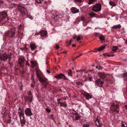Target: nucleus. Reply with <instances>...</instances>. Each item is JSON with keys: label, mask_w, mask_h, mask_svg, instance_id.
Instances as JSON below:
<instances>
[{"label": "nucleus", "mask_w": 127, "mask_h": 127, "mask_svg": "<svg viewBox=\"0 0 127 127\" xmlns=\"http://www.w3.org/2000/svg\"><path fill=\"white\" fill-rule=\"evenodd\" d=\"M46 71L48 73H50V71L48 70H47Z\"/></svg>", "instance_id": "6e6d98bb"}, {"label": "nucleus", "mask_w": 127, "mask_h": 127, "mask_svg": "<svg viewBox=\"0 0 127 127\" xmlns=\"http://www.w3.org/2000/svg\"><path fill=\"white\" fill-rule=\"evenodd\" d=\"M99 38L100 39V40L101 41H104L105 40L104 37L103 35H100L99 37Z\"/></svg>", "instance_id": "bb28decb"}, {"label": "nucleus", "mask_w": 127, "mask_h": 127, "mask_svg": "<svg viewBox=\"0 0 127 127\" xmlns=\"http://www.w3.org/2000/svg\"><path fill=\"white\" fill-rule=\"evenodd\" d=\"M89 15L90 16H91V17H94L95 16V14L94 12H92L89 14Z\"/></svg>", "instance_id": "7c9ffc66"}, {"label": "nucleus", "mask_w": 127, "mask_h": 127, "mask_svg": "<svg viewBox=\"0 0 127 127\" xmlns=\"http://www.w3.org/2000/svg\"><path fill=\"white\" fill-rule=\"evenodd\" d=\"M7 16V12L6 11H4L0 13V22H2Z\"/></svg>", "instance_id": "20e7f679"}, {"label": "nucleus", "mask_w": 127, "mask_h": 127, "mask_svg": "<svg viewBox=\"0 0 127 127\" xmlns=\"http://www.w3.org/2000/svg\"><path fill=\"white\" fill-rule=\"evenodd\" d=\"M72 41V39H71L69 41V42H68V44H69V45H71V43Z\"/></svg>", "instance_id": "de8ad7c7"}, {"label": "nucleus", "mask_w": 127, "mask_h": 127, "mask_svg": "<svg viewBox=\"0 0 127 127\" xmlns=\"http://www.w3.org/2000/svg\"><path fill=\"white\" fill-rule=\"evenodd\" d=\"M83 94V95L86 97V99H87L89 100L92 97V95L86 92H84Z\"/></svg>", "instance_id": "9b49d317"}, {"label": "nucleus", "mask_w": 127, "mask_h": 127, "mask_svg": "<svg viewBox=\"0 0 127 127\" xmlns=\"http://www.w3.org/2000/svg\"><path fill=\"white\" fill-rule=\"evenodd\" d=\"M46 110L49 113L51 111L48 108L46 109Z\"/></svg>", "instance_id": "3c124183"}, {"label": "nucleus", "mask_w": 127, "mask_h": 127, "mask_svg": "<svg viewBox=\"0 0 127 127\" xmlns=\"http://www.w3.org/2000/svg\"><path fill=\"white\" fill-rule=\"evenodd\" d=\"M76 37L77 36H73V38L74 39H75L76 38Z\"/></svg>", "instance_id": "13d9d810"}, {"label": "nucleus", "mask_w": 127, "mask_h": 127, "mask_svg": "<svg viewBox=\"0 0 127 127\" xmlns=\"http://www.w3.org/2000/svg\"><path fill=\"white\" fill-rule=\"evenodd\" d=\"M83 71L84 70H76V72L77 73V78L78 77L81 75L82 74V73L83 72Z\"/></svg>", "instance_id": "2eb2a0df"}, {"label": "nucleus", "mask_w": 127, "mask_h": 127, "mask_svg": "<svg viewBox=\"0 0 127 127\" xmlns=\"http://www.w3.org/2000/svg\"><path fill=\"white\" fill-rule=\"evenodd\" d=\"M71 10V12L73 14H75L79 12V10L75 7H72Z\"/></svg>", "instance_id": "f8f14e48"}, {"label": "nucleus", "mask_w": 127, "mask_h": 127, "mask_svg": "<svg viewBox=\"0 0 127 127\" xmlns=\"http://www.w3.org/2000/svg\"><path fill=\"white\" fill-rule=\"evenodd\" d=\"M77 41H78L80 40L81 37H82V36L81 35H77Z\"/></svg>", "instance_id": "72a5a7b5"}, {"label": "nucleus", "mask_w": 127, "mask_h": 127, "mask_svg": "<svg viewBox=\"0 0 127 127\" xmlns=\"http://www.w3.org/2000/svg\"><path fill=\"white\" fill-rule=\"evenodd\" d=\"M32 87H34V85H33V84H32Z\"/></svg>", "instance_id": "0e129e2a"}, {"label": "nucleus", "mask_w": 127, "mask_h": 127, "mask_svg": "<svg viewBox=\"0 0 127 127\" xmlns=\"http://www.w3.org/2000/svg\"><path fill=\"white\" fill-rule=\"evenodd\" d=\"M26 64L28 65H29V64L28 63H27Z\"/></svg>", "instance_id": "774afa93"}, {"label": "nucleus", "mask_w": 127, "mask_h": 127, "mask_svg": "<svg viewBox=\"0 0 127 127\" xmlns=\"http://www.w3.org/2000/svg\"><path fill=\"white\" fill-rule=\"evenodd\" d=\"M83 127H89L88 125L87 124H84L83 125Z\"/></svg>", "instance_id": "a18cd8bd"}, {"label": "nucleus", "mask_w": 127, "mask_h": 127, "mask_svg": "<svg viewBox=\"0 0 127 127\" xmlns=\"http://www.w3.org/2000/svg\"><path fill=\"white\" fill-rule=\"evenodd\" d=\"M32 96L30 95H29V97H28V100L29 101L30 103H31L32 100Z\"/></svg>", "instance_id": "393cba45"}, {"label": "nucleus", "mask_w": 127, "mask_h": 127, "mask_svg": "<svg viewBox=\"0 0 127 127\" xmlns=\"http://www.w3.org/2000/svg\"><path fill=\"white\" fill-rule=\"evenodd\" d=\"M109 4L110 5L115 6L116 5V4L113 2L110 1L109 2Z\"/></svg>", "instance_id": "473e14b6"}, {"label": "nucleus", "mask_w": 127, "mask_h": 127, "mask_svg": "<svg viewBox=\"0 0 127 127\" xmlns=\"http://www.w3.org/2000/svg\"><path fill=\"white\" fill-rule=\"evenodd\" d=\"M37 47L35 44L34 43L31 44L30 45V47L31 50H35L36 48Z\"/></svg>", "instance_id": "a211bd4d"}, {"label": "nucleus", "mask_w": 127, "mask_h": 127, "mask_svg": "<svg viewBox=\"0 0 127 127\" xmlns=\"http://www.w3.org/2000/svg\"><path fill=\"white\" fill-rule=\"evenodd\" d=\"M36 74L37 75V78H39V80L40 81V79H43L41 78L40 76L39 75L38 72L37 71H36Z\"/></svg>", "instance_id": "f704fd0d"}, {"label": "nucleus", "mask_w": 127, "mask_h": 127, "mask_svg": "<svg viewBox=\"0 0 127 127\" xmlns=\"http://www.w3.org/2000/svg\"><path fill=\"white\" fill-rule=\"evenodd\" d=\"M18 113L19 115L24 114V110L19 107L18 108Z\"/></svg>", "instance_id": "aec40b11"}, {"label": "nucleus", "mask_w": 127, "mask_h": 127, "mask_svg": "<svg viewBox=\"0 0 127 127\" xmlns=\"http://www.w3.org/2000/svg\"><path fill=\"white\" fill-rule=\"evenodd\" d=\"M16 31V28L15 27H13L10 31L6 32L5 33L6 35L11 38L14 37L15 36Z\"/></svg>", "instance_id": "f257e3e1"}, {"label": "nucleus", "mask_w": 127, "mask_h": 127, "mask_svg": "<svg viewBox=\"0 0 127 127\" xmlns=\"http://www.w3.org/2000/svg\"><path fill=\"white\" fill-rule=\"evenodd\" d=\"M56 45V49H58L60 47L59 45L57 44H56L55 45Z\"/></svg>", "instance_id": "c03bdc74"}, {"label": "nucleus", "mask_w": 127, "mask_h": 127, "mask_svg": "<svg viewBox=\"0 0 127 127\" xmlns=\"http://www.w3.org/2000/svg\"><path fill=\"white\" fill-rule=\"evenodd\" d=\"M40 82L43 84L45 88H46L48 84L47 81L44 79H40Z\"/></svg>", "instance_id": "4468645a"}, {"label": "nucleus", "mask_w": 127, "mask_h": 127, "mask_svg": "<svg viewBox=\"0 0 127 127\" xmlns=\"http://www.w3.org/2000/svg\"><path fill=\"white\" fill-rule=\"evenodd\" d=\"M73 114L75 115L76 116L75 119H74L75 120H77L79 119L80 117L79 115H77V114Z\"/></svg>", "instance_id": "cd10ccee"}, {"label": "nucleus", "mask_w": 127, "mask_h": 127, "mask_svg": "<svg viewBox=\"0 0 127 127\" xmlns=\"http://www.w3.org/2000/svg\"><path fill=\"white\" fill-rule=\"evenodd\" d=\"M75 58H73L72 59V61H73L74 60H75Z\"/></svg>", "instance_id": "69168bd1"}, {"label": "nucleus", "mask_w": 127, "mask_h": 127, "mask_svg": "<svg viewBox=\"0 0 127 127\" xmlns=\"http://www.w3.org/2000/svg\"><path fill=\"white\" fill-rule=\"evenodd\" d=\"M126 126H125V125H124V124H122V127H127V125H126Z\"/></svg>", "instance_id": "864d4df0"}, {"label": "nucleus", "mask_w": 127, "mask_h": 127, "mask_svg": "<svg viewBox=\"0 0 127 127\" xmlns=\"http://www.w3.org/2000/svg\"><path fill=\"white\" fill-rule=\"evenodd\" d=\"M76 46V45L75 44H74L72 45V47H74Z\"/></svg>", "instance_id": "680f3d73"}, {"label": "nucleus", "mask_w": 127, "mask_h": 127, "mask_svg": "<svg viewBox=\"0 0 127 127\" xmlns=\"http://www.w3.org/2000/svg\"><path fill=\"white\" fill-rule=\"evenodd\" d=\"M22 29V25H20L18 28V33H20L21 32V30Z\"/></svg>", "instance_id": "4be33fe9"}, {"label": "nucleus", "mask_w": 127, "mask_h": 127, "mask_svg": "<svg viewBox=\"0 0 127 127\" xmlns=\"http://www.w3.org/2000/svg\"><path fill=\"white\" fill-rule=\"evenodd\" d=\"M101 5L99 4H96L92 8V10L94 11L97 12L100 11L101 9Z\"/></svg>", "instance_id": "7ed1b4c3"}, {"label": "nucleus", "mask_w": 127, "mask_h": 127, "mask_svg": "<svg viewBox=\"0 0 127 127\" xmlns=\"http://www.w3.org/2000/svg\"><path fill=\"white\" fill-rule=\"evenodd\" d=\"M123 76L124 78H127V72L124 73L123 74Z\"/></svg>", "instance_id": "a19ab883"}, {"label": "nucleus", "mask_w": 127, "mask_h": 127, "mask_svg": "<svg viewBox=\"0 0 127 127\" xmlns=\"http://www.w3.org/2000/svg\"><path fill=\"white\" fill-rule=\"evenodd\" d=\"M29 95H32V93L31 91H29Z\"/></svg>", "instance_id": "603ef678"}, {"label": "nucleus", "mask_w": 127, "mask_h": 127, "mask_svg": "<svg viewBox=\"0 0 127 127\" xmlns=\"http://www.w3.org/2000/svg\"><path fill=\"white\" fill-rule=\"evenodd\" d=\"M39 33L41 34V36L44 37L46 35L47 32L46 31L42 30Z\"/></svg>", "instance_id": "f3484780"}, {"label": "nucleus", "mask_w": 127, "mask_h": 127, "mask_svg": "<svg viewBox=\"0 0 127 127\" xmlns=\"http://www.w3.org/2000/svg\"><path fill=\"white\" fill-rule=\"evenodd\" d=\"M119 105L118 104H115L113 103L111 104V110L113 113H119Z\"/></svg>", "instance_id": "f03ea898"}, {"label": "nucleus", "mask_w": 127, "mask_h": 127, "mask_svg": "<svg viewBox=\"0 0 127 127\" xmlns=\"http://www.w3.org/2000/svg\"><path fill=\"white\" fill-rule=\"evenodd\" d=\"M62 100L61 99H57V101L58 102V104H61V103L62 102V101H61Z\"/></svg>", "instance_id": "ea45409f"}, {"label": "nucleus", "mask_w": 127, "mask_h": 127, "mask_svg": "<svg viewBox=\"0 0 127 127\" xmlns=\"http://www.w3.org/2000/svg\"><path fill=\"white\" fill-rule=\"evenodd\" d=\"M121 27V26L120 24H119L117 25H115L112 27L113 28L116 29H119Z\"/></svg>", "instance_id": "412c9836"}, {"label": "nucleus", "mask_w": 127, "mask_h": 127, "mask_svg": "<svg viewBox=\"0 0 127 127\" xmlns=\"http://www.w3.org/2000/svg\"><path fill=\"white\" fill-rule=\"evenodd\" d=\"M20 121L21 126H23L25 125L26 122L25 120V118L22 119L21 118V119H20Z\"/></svg>", "instance_id": "dca6fc26"}, {"label": "nucleus", "mask_w": 127, "mask_h": 127, "mask_svg": "<svg viewBox=\"0 0 127 127\" xmlns=\"http://www.w3.org/2000/svg\"><path fill=\"white\" fill-rule=\"evenodd\" d=\"M60 106H63L64 107H66V106L67 105L66 104L64 103L63 102L60 105Z\"/></svg>", "instance_id": "4c0bfd02"}, {"label": "nucleus", "mask_w": 127, "mask_h": 127, "mask_svg": "<svg viewBox=\"0 0 127 127\" xmlns=\"http://www.w3.org/2000/svg\"><path fill=\"white\" fill-rule=\"evenodd\" d=\"M19 116L20 119H21H21L22 118H25L24 116V114H22V115L19 114Z\"/></svg>", "instance_id": "2f4dec72"}, {"label": "nucleus", "mask_w": 127, "mask_h": 127, "mask_svg": "<svg viewBox=\"0 0 127 127\" xmlns=\"http://www.w3.org/2000/svg\"><path fill=\"white\" fill-rule=\"evenodd\" d=\"M96 83L97 85L100 87H101L103 83V82L99 79L96 81Z\"/></svg>", "instance_id": "ddd939ff"}, {"label": "nucleus", "mask_w": 127, "mask_h": 127, "mask_svg": "<svg viewBox=\"0 0 127 127\" xmlns=\"http://www.w3.org/2000/svg\"><path fill=\"white\" fill-rule=\"evenodd\" d=\"M54 77L57 79L61 78L63 79L64 80H68V79L66 78L65 76L62 73L59 74L54 76Z\"/></svg>", "instance_id": "0eeeda50"}, {"label": "nucleus", "mask_w": 127, "mask_h": 127, "mask_svg": "<svg viewBox=\"0 0 127 127\" xmlns=\"http://www.w3.org/2000/svg\"><path fill=\"white\" fill-rule=\"evenodd\" d=\"M11 122L10 118V117H9L8 119L7 120H6L5 121V122L6 123H9Z\"/></svg>", "instance_id": "e433bc0d"}, {"label": "nucleus", "mask_w": 127, "mask_h": 127, "mask_svg": "<svg viewBox=\"0 0 127 127\" xmlns=\"http://www.w3.org/2000/svg\"><path fill=\"white\" fill-rule=\"evenodd\" d=\"M104 55H105V56H107L108 57H112L114 56V55H109L107 53L105 54H104Z\"/></svg>", "instance_id": "58836bf2"}, {"label": "nucleus", "mask_w": 127, "mask_h": 127, "mask_svg": "<svg viewBox=\"0 0 127 127\" xmlns=\"http://www.w3.org/2000/svg\"><path fill=\"white\" fill-rule=\"evenodd\" d=\"M97 51H97V48H95L93 51V52H96Z\"/></svg>", "instance_id": "09e8293b"}, {"label": "nucleus", "mask_w": 127, "mask_h": 127, "mask_svg": "<svg viewBox=\"0 0 127 127\" xmlns=\"http://www.w3.org/2000/svg\"><path fill=\"white\" fill-rule=\"evenodd\" d=\"M28 48H27L25 46L24 48H21V49L22 50H28Z\"/></svg>", "instance_id": "79ce46f5"}, {"label": "nucleus", "mask_w": 127, "mask_h": 127, "mask_svg": "<svg viewBox=\"0 0 127 127\" xmlns=\"http://www.w3.org/2000/svg\"><path fill=\"white\" fill-rule=\"evenodd\" d=\"M56 17L59 18L60 19H62L63 17V16L62 15L60 14H59L58 15H56Z\"/></svg>", "instance_id": "c9c22d12"}, {"label": "nucleus", "mask_w": 127, "mask_h": 127, "mask_svg": "<svg viewBox=\"0 0 127 127\" xmlns=\"http://www.w3.org/2000/svg\"><path fill=\"white\" fill-rule=\"evenodd\" d=\"M99 76L100 78H104L106 77V75L103 72H99Z\"/></svg>", "instance_id": "6ab92c4d"}, {"label": "nucleus", "mask_w": 127, "mask_h": 127, "mask_svg": "<svg viewBox=\"0 0 127 127\" xmlns=\"http://www.w3.org/2000/svg\"><path fill=\"white\" fill-rule=\"evenodd\" d=\"M62 53H65V54H66L67 53V52L66 51H65L64 52H62Z\"/></svg>", "instance_id": "bf43d9fd"}, {"label": "nucleus", "mask_w": 127, "mask_h": 127, "mask_svg": "<svg viewBox=\"0 0 127 127\" xmlns=\"http://www.w3.org/2000/svg\"><path fill=\"white\" fill-rule=\"evenodd\" d=\"M68 75L71 76H72V72L71 69L67 71Z\"/></svg>", "instance_id": "a878e982"}, {"label": "nucleus", "mask_w": 127, "mask_h": 127, "mask_svg": "<svg viewBox=\"0 0 127 127\" xmlns=\"http://www.w3.org/2000/svg\"><path fill=\"white\" fill-rule=\"evenodd\" d=\"M89 2L88 3V4H92L93 2H95L96 1V0H89Z\"/></svg>", "instance_id": "c85d7f7f"}, {"label": "nucleus", "mask_w": 127, "mask_h": 127, "mask_svg": "<svg viewBox=\"0 0 127 127\" xmlns=\"http://www.w3.org/2000/svg\"><path fill=\"white\" fill-rule=\"evenodd\" d=\"M24 99L26 101L28 100V97H25L24 98Z\"/></svg>", "instance_id": "8fccbe9b"}, {"label": "nucleus", "mask_w": 127, "mask_h": 127, "mask_svg": "<svg viewBox=\"0 0 127 127\" xmlns=\"http://www.w3.org/2000/svg\"><path fill=\"white\" fill-rule=\"evenodd\" d=\"M102 69V68L100 66V67L98 68V69L99 70L100 69Z\"/></svg>", "instance_id": "052dcab7"}, {"label": "nucleus", "mask_w": 127, "mask_h": 127, "mask_svg": "<svg viewBox=\"0 0 127 127\" xmlns=\"http://www.w3.org/2000/svg\"><path fill=\"white\" fill-rule=\"evenodd\" d=\"M125 107L127 109V105H125Z\"/></svg>", "instance_id": "338daca9"}, {"label": "nucleus", "mask_w": 127, "mask_h": 127, "mask_svg": "<svg viewBox=\"0 0 127 127\" xmlns=\"http://www.w3.org/2000/svg\"><path fill=\"white\" fill-rule=\"evenodd\" d=\"M35 1L37 3H41V0H35Z\"/></svg>", "instance_id": "37998d69"}, {"label": "nucleus", "mask_w": 127, "mask_h": 127, "mask_svg": "<svg viewBox=\"0 0 127 127\" xmlns=\"http://www.w3.org/2000/svg\"><path fill=\"white\" fill-rule=\"evenodd\" d=\"M11 55V54L10 56L9 55L7 56V54H2L0 55V59L3 61H4L6 60L8 58L9 60H9L11 59L10 56Z\"/></svg>", "instance_id": "39448f33"}, {"label": "nucleus", "mask_w": 127, "mask_h": 127, "mask_svg": "<svg viewBox=\"0 0 127 127\" xmlns=\"http://www.w3.org/2000/svg\"><path fill=\"white\" fill-rule=\"evenodd\" d=\"M102 119L99 117H97L95 123L96 125L98 127H100L102 124Z\"/></svg>", "instance_id": "6e6552de"}, {"label": "nucleus", "mask_w": 127, "mask_h": 127, "mask_svg": "<svg viewBox=\"0 0 127 127\" xmlns=\"http://www.w3.org/2000/svg\"><path fill=\"white\" fill-rule=\"evenodd\" d=\"M31 62L32 64H31V67L32 68H33L34 67V66L36 65V63L33 62L32 61H31Z\"/></svg>", "instance_id": "c756f323"}, {"label": "nucleus", "mask_w": 127, "mask_h": 127, "mask_svg": "<svg viewBox=\"0 0 127 127\" xmlns=\"http://www.w3.org/2000/svg\"><path fill=\"white\" fill-rule=\"evenodd\" d=\"M39 34H40L38 32H36L35 33V35H38Z\"/></svg>", "instance_id": "4d7b16f0"}, {"label": "nucleus", "mask_w": 127, "mask_h": 127, "mask_svg": "<svg viewBox=\"0 0 127 127\" xmlns=\"http://www.w3.org/2000/svg\"><path fill=\"white\" fill-rule=\"evenodd\" d=\"M105 46H101L97 48V51H100L104 49L105 48Z\"/></svg>", "instance_id": "5701e85b"}, {"label": "nucleus", "mask_w": 127, "mask_h": 127, "mask_svg": "<svg viewBox=\"0 0 127 127\" xmlns=\"http://www.w3.org/2000/svg\"><path fill=\"white\" fill-rule=\"evenodd\" d=\"M25 114L28 116H30L33 115L30 108H26L25 111Z\"/></svg>", "instance_id": "1a4fd4ad"}, {"label": "nucleus", "mask_w": 127, "mask_h": 127, "mask_svg": "<svg viewBox=\"0 0 127 127\" xmlns=\"http://www.w3.org/2000/svg\"><path fill=\"white\" fill-rule=\"evenodd\" d=\"M98 33H95V34L96 36H97L98 35Z\"/></svg>", "instance_id": "e2e57ef3"}, {"label": "nucleus", "mask_w": 127, "mask_h": 127, "mask_svg": "<svg viewBox=\"0 0 127 127\" xmlns=\"http://www.w3.org/2000/svg\"><path fill=\"white\" fill-rule=\"evenodd\" d=\"M25 60V59L24 57L20 58L18 59V63L21 67H23L24 66Z\"/></svg>", "instance_id": "423d86ee"}, {"label": "nucleus", "mask_w": 127, "mask_h": 127, "mask_svg": "<svg viewBox=\"0 0 127 127\" xmlns=\"http://www.w3.org/2000/svg\"><path fill=\"white\" fill-rule=\"evenodd\" d=\"M18 8L19 11L23 15L25 13L26 11V9L25 8L20 6H18Z\"/></svg>", "instance_id": "9d476101"}, {"label": "nucleus", "mask_w": 127, "mask_h": 127, "mask_svg": "<svg viewBox=\"0 0 127 127\" xmlns=\"http://www.w3.org/2000/svg\"><path fill=\"white\" fill-rule=\"evenodd\" d=\"M76 1L77 2H81V0H74V2Z\"/></svg>", "instance_id": "49530a36"}, {"label": "nucleus", "mask_w": 127, "mask_h": 127, "mask_svg": "<svg viewBox=\"0 0 127 127\" xmlns=\"http://www.w3.org/2000/svg\"><path fill=\"white\" fill-rule=\"evenodd\" d=\"M118 49V47L114 46L113 47L112 49V52H117V50Z\"/></svg>", "instance_id": "b1692460"}, {"label": "nucleus", "mask_w": 127, "mask_h": 127, "mask_svg": "<svg viewBox=\"0 0 127 127\" xmlns=\"http://www.w3.org/2000/svg\"><path fill=\"white\" fill-rule=\"evenodd\" d=\"M3 3V2L2 1H0V5H2Z\"/></svg>", "instance_id": "5fc2aeb1"}]
</instances>
